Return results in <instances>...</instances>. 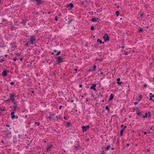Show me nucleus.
Wrapping results in <instances>:
<instances>
[{
  "mask_svg": "<svg viewBox=\"0 0 154 154\" xmlns=\"http://www.w3.org/2000/svg\"><path fill=\"white\" fill-rule=\"evenodd\" d=\"M117 83L119 85H120L121 84V83L122 82H120V78H118L117 79Z\"/></svg>",
  "mask_w": 154,
  "mask_h": 154,
  "instance_id": "obj_15",
  "label": "nucleus"
},
{
  "mask_svg": "<svg viewBox=\"0 0 154 154\" xmlns=\"http://www.w3.org/2000/svg\"><path fill=\"white\" fill-rule=\"evenodd\" d=\"M73 7V5L72 3H70L68 4L66 6V8H68V10H71Z\"/></svg>",
  "mask_w": 154,
  "mask_h": 154,
  "instance_id": "obj_3",
  "label": "nucleus"
},
{
  "mask_svg": "<svg viewBox=\"0 0 154 154\" xmlns=\"http://www.w3.org/2000/svg\"><path fill=\"white\" fill-rule=\"evenodd\" d=\"M138 103V102H135L134 103V104L136 105Z\"/></svg>",
  "mask_w": 154,
  "mask_h": 154,
  "instance_id": "obj_39",
  "label": "nucleus"
},
{
  "mask_svg": "<svg viewBox=\"0 0 154 154\" xmlns=\"http://www.w3.org/2000/svg\"><path fill=\"white\" fill-rule=\"evenodd\" d=\"M136 109H137L136 113L137 114L138 112H140L139 109L137 107V108Z\"/></svg>",
  "mask_w": 154,
  "mask_h": 154,
  "instance_id": "obj_30",
  "label": "nucleus"
},
{
  "mask_svg": "<svg viewBox=\"0 0 154 154\" xmlns=\"http://www.w3.org/2000/svg\"><path fill=\"white\" fill-rule=\"evenodd\" d=\"M93 68H94L93 69H91V71L93 72V71H95V69L96 68V65H94L93 66Z\"/></svg>",
  "mask_w": 154,
  "mask_h": 154,
  "instance_id": "obj_19",
  "label": "nucleus"
},
{
  "mask_svg": "<svg viewBox=\"0 0 154 154\" xmlns=\"http://www.w3.org/2000/svg\"><path fill=\"white\" fill-rule=\"evenodd\" d=\"M6 126L7 127H10V125H6Z\"/></svg>",
  "mask_w": 154,
  "mask_h": 154,
  "instance_id": "obj_45",
  "label": "nucleus"
},
{
  "mask_svg": "<svg viewBox=\"0 0 154 154\" xmlns=\"http://www.w3.org/2000/svg\"><path fill=\"white\" fill-rule=\"evenodd\" d=\"M1 142L2 143H4V141H3V140H2V141H1Z\"/></svg>",
  "mask_w": 154,
  "mask_h": 154,
  "instance_id": "obj_53",
  "label": "nucleus"
},
{
  "mask_svg": "<svg viewBox=\"0 0 154 154\" xmlns=\"http://www.w3.org/2000/svg\"><path fill=\"white\" fill-rule=\"evenodd\" d=\"M54 116V114H52V115H50V116L48 117L47 119L51 120L52 118V117Z\"/></svg>",
  "mask_w": 154,
  "mask_h": 154,
  "instance_id": "obj_14",
  "label": "nucleus"
},
{
  "mask_svg": "<svg viewBox=\"0 0 154 154\" xmlns=\"http://www.w3.org/2000/svg\"><path fill=\"white\" fill-rule=\"evenodd\" d=\"M149 97H150V100H152V97H154V95L153 94H152V93H150L149 94Z\"/></svg>",
  "mask_w": 154,
  "mask_h": 154,
  "instance_id": "obj_17",
  "label": "nucleus"
},
{
  "mask_svg": "<svg viewBox=\"0 0 154 154\" xmlns=\"http://www.w3.org/2000/svg\"><path fill=\"white\" fill-rule=\"evenodd\" d=\"M37 4L39 5L41 4L42 2L41 0H35Z\"/></svg>",
  "mask_w": 154,
  "mask_h": 154,
  "instance_id": "obj_16",
  "label": "nucleus"
},
{
  "mask_svg": "<svg viewBox=\"0 0 154 154\" xmlns=\"http://www.w3.org/2000/svg\"><path fill=\"white\" fill-rule=\"evenodd\" d=\"M89 126L87 125L86 127L84 126H82V131L84 132L86 131H87V129H89Z\"/></svg>",
  "mask_w": 154,
  "mask_h": 154,
  "instance_id": "obj_4",
  "label": "nucleus"
},
{
  "mask_svg": "<svg viewBox=\"0 0 154 154\" xmlns=\"http://www.w3.org/2000/svg\"><path fill=\"white\" fill-rule=\"evenodd\" d=\"M64 119H65V120H66V118L65 117H64Z\"/></svg>",
  "mask_w": 154,
  "mask_h": 154,
  "instance_id": "obj_60",
  "label": "nucleus"
},
{
  "mask_svg": "<svg viewBox=\"0 0 154 154\" xmlns=\"http://www.w3.org/2000/svg\"><path fill=\"white\" fill-rule=\"evenodd\" d=\"M10 99H11L13 101H14L15 99L14 98V95H13L12 94H11L10 97Z\"/></svg>",
  "mask_w": 154,
  "mask_h": 154,
  "instance_id": "obj_11",
  "label": "nucleus"
},
{
  "mask_svg": "<svg viewBox=\"0 0 154 154\" xmlns=\"http://www.w3.org/2000/svg\"><path fill=\"white\" fill-rule=\"evenodd\" d=\"M75 147H76V148L77 149H80V147L79 146V145H78L77 144V146H75Z\"/></svg>",
  "mask_w": 154,
  "mask_h": 154,
  "instance_id": "obj_22",
  "label": "nucleus"
},
{
  "mask_svg": "<svg viewBox=\"0 0 154 154\" xmlns=\"http://www.w3.org/2000/svg\"><path fill=\"white\" fill-rule=\"evenodd\" d=\"M128 52L127 51H124V54L125 55H127L128 54Z\"/></svg>",
  "mask_w": 154,
  "mask_h": 154,
  "instance_id": "obj_33",
  "label": "nucleus"
},
{
  "mask_svg": "<svg viewBox=\"0 0 154 154\" xmlns=\"http://www.w3.org/2000/svg\"><path fill=\"white\" fill-rule=\"evenodd\" d=\"M91 29L92 30H93L94 29V27L93 26H92L91 27Z\"/></svg>",
  "mask_w": 154,
  "mask_h": 154,
  "instance_id": "obj_35",
  "label": "nucleus"
},
{
  "mask_svg": "<svg viewBox=\"0 0 154 154\" xmlns=\"http://www.w3.org/2000/svg\"><path fill=\"white\" fill-rule=\"evenodd\" d=\"M152 64H153L152 63H150V66H151V65H152Z\"/></svg>",
  "mask_w": 154,
  "mask_h": 154,
  "instance_id": "obj_58",
  "label": "nucleus"
},
{
  "mask_svg": "<svg viewBox=\"0 0 154 154\" xmlns=\"http://www.w3.org/2000/svg\"><path fill=\"white\" fill-rule=\"evenodd\" d=\"M20 61H22V60H23V58H21L20 59Z\"/></svg>",
  "mask_w": 154,
  "mask_h": 154,
  "instance_id": "obj_57",
  "label": "nucleus"
},
{
  "mask_svg": "<svg viewBox=\"0 0 154 154\" xmlns=\"http://www.w3.org/2000/svg\"><path fill=\"white\" fill-rule=\"evenodd\" d=\"M113 97H114V96H113V94H111L110 95V98L109 99V100H112L113 98Z\"/></svg>",
  "mask_w": 154,
  "mask_h": 154,
  "instance_id": "obj_13",
  "label": "nucleus"
},
{
  "mask_svg": "<svg viewBox=\"0 0 154 154\" xmlns=\"http://www.w3.org/2000/svg\"><path fill=\"white\" fill-rule=\"evenodd\" d=\"M123 125H121V127H123Z\"/></svg>",
  "mask_w": 154,
  "mask_h": 154,
  "instance_id": "obj_64",
  "label": "nucleus"
},
{
  "mask_svg": "<svg viewBox=\"0 0 154 154\" xmlns=\"http://www.w3.org/2000/svg\"><path fill=\"white\" fill-rule=\"evenodd\" d=\"M105 109L107 110L108 111H109V109L107 106H106L105 107Z\"/></svg>",
  "mask_w": 154,
  "mask_h": 154,
  "instance_id": "obj_27",
  "label": "nucleus"
},
{
  "mask_svg": "<svg viewBox=\"0 0 154 154\" xmlns=\"http://www.w3.org/2000/svg\"><path fill=\"white\" fill-rule=\"evenodd\" d=\"M150 129L151 130H152V127H151L150 128Z\"/></svg>",
  "mask_w": 154,
  "mask_h": 154,
  "instance_id": "obj_62",
  "label": "nucleus"
},
{
  "mask_svg": "<svg viewBox=\"0 0 154 154\" xmlns=\"http://www.w3.org/2000/svg\"><path fill=\"white\" fill-rule=\"evenodd\" d=\"M35 124L37 125L38 126L40 125L39 122H35Z\"/></svg>",
  "mask_w": 154,
  "mask_h": 154,
  "instance_id": "obj_26",
  "label": "nucleus"
},
{
  "mask_svg": "<svg viewBox=\"0 0 154 154\" xmlns=\"http://www.w3.org/2000/svg\"><path fill=\"white\" fill-rule=\"evenodd\" d=\"M123 131H124V129H122V130L120 131V137H121L122 136Z\"/></svg>",
  "mask_w": 154,
  "mask_h": 154,
  "instance_id": "obj_18",
  "label": "nucleus"
},
{
  "mask_svg": "<svg viewBox=\"0 0 154 154\" xmlns=\"http://www.w3.org/2000/svg\"><path fill=\"white\" fill-rule=\"evenodd\" d=\"M14 84V83L13 82H12L10 83L11 85H13Z\"/></svg>",
  "mask_w": 154,
  "mask_h": 154,
  "instance_id": "obj_41",
  "label": "nucleus"
},
{
  "mask_svg": "<svg viewBox=\"0 0 154 154\" xmlns=\"http://www.w3.org/2000/svg\"><path fill=\"white\" fill-rule=\"evenodd\" d=\"M57 61L59 63L62 62V59L60 56H59L57 58Z\"/></svg>",
  "mask_w": 154,
  "mask_h": 154,
  "instance_id": "obj_8",
  "label": "nucleus"
},
{
  "mask_svg": "<svg viewBox=\"0 0 154 154\" xmlns=\"http://www.w3.org/2000/svg\"><path fill=\"white\" fill-rule=\"evenodd\" d=\"M126 146H129V144H128V143H127V144H126Z\"/></svg>",
  "mask_w": 154,
  "mask_h": 154,
  "instance_id": "obj_51",
  "label": "nucleus"
},
{
  "mask_svg": "<svg viewBox=\"0 0 154 154\" xmlns=\"http://www.w3.org/2000/svg\"><path fill=\"white\" fill-rule=\"evenodd\" d=\"M148 113L149 114V116H150V112H148Z\"/></svg>",
  "mask_w": 154,
  "mask_h": 154,
  "instance_id": "obj_56",
  "label": "nucleus"
},
{
  "mask_svg": "<svg viewBox=\"0 0 154 154\" xmlns=\"http://www.w3.org/2000/svg\"><path fill=\"white\" fill-rule=\"evenodd\" d=\"M16 109V106H14V110L15 111Z\"/></svg>",
  "mask_w": 154,
  "mask_h": 154,
  "instance_id": "obj_31",
  "label": "nucleus"
},
{
  "mask_svg": "<svg viewBox=\"0 0 154 154\" xmlns=\"http://www.w3.org/2000/svg\"><path fill=\"white\" fill-rule=\"evenodd\" d=\"M29 43V42H27V43H26V44L25 45H26V46H28V43Z\"/></svg>",
  "mask_w": 154,
  "mask_h": 154,
  "instance_id": "obj_42",
  "label": "nucleus"
},
{
  "mask_svg": "<svg viewBox=\"0 0 154 154\" xmlns=\"http://www.w3.org/2000/svg\"><path fill=\"white\" fill-rule=\"evenodd\" d=\"M143 31V29L142 28L139 27V29L138 31V32H141Z\"/></svg>",
  "mask_w": 154,
  "mask_h": 154,
  "instance_id": "obj_20",
  "label": "nucleus"
},
{
  "mask_svg": "<svg viewBox=\"0 0 154 154\" xmlns=\"http://www.w3.org/2000/svg\"><path fill=\"white\" fill-rule=\"evenodd\" d=\"M77 69H74V70L75 71H77Z\"/></svg>",
  "mask_w": 154,
  "mask_h": 154,
  "instance_id": "obj_54",
  "label": "nucleus"
},
{
  "mask_svg": "<svg viewBox=\"0 0 154 154\" xmlns=\"http://www.w3.org/2000/svg\"><path fill=\"white\" fill-rule=\"evenodd\" d=\"M148 116V114L147 113H146L145 114V115L144 116H143V118H146Z\"/></svg>",
  "mask_w": 154,
  "mask_h": 154,
  "instance_id": "obj_23",
  "label": "nucleus"
},
{
  "mask_svg": "<svg viewBox=\"0 0 154 154\" xmlns=\"http://www.w3.org/2000/svg\"><path fill=\"white\" fill-rule=\"evenodd\" d=\"M116 14L117 16H118L119 14V12L118 11H117L116 12Z\"/></svg>",
  "mask_w": 154,
  "mask_h": 154,
  "instance_id": "obj_29",
  "label": "nucleus"
},
{
  "mask_svg": "<svg viewBox=\"0 0 154 154\" xmlns=\"http://www.w3.org/2000/svg\"><path fill=\"white\" fill-rule=\"evenodd\" d=\"M0 62H2V60H0Z\"/></svg>",
  "mask_w": 154,
  "mask_h": 154,
  "instance_id": "obj_63",
  "label": "nucleus"
},
{
  "mask_svg": "<svg viewBox=\"0 0 154 154\" xmlns=\"http://www.w3.org/2000/svg\"><path fill=\"white\" fill-rule=\"evenodd\" d=\"M52 145H50L48 146L46 149V151H48L50 149H51L52 147Z\"/></svg>",
  "mask_w": 154,
  "mask_h": 154,
  "instance_id": "obj_12",
  "label": "nucleus"
},
{
  "mask_svg": "<svg viewBox=\"0 0 154 154\" xmlns=\"http://www.w3.org/2000/svg\"><path fill=\"white\" fill-rule=\"evenodd\" d=\"M102 60V58H100L99 59H98V58H97L96 59V61H97V60H98L100 61H101Z\"/></svg>",
  "mask_w": 154,
  "mask_h": 154,
  "instance_id": "obj_32",
  "label": "nucleus"
},
{
  "mask_svg": "<svg viewBox=\"0 0 154 154\" xmlns=\"http://www.w3.org/2000/svg\"><path fill=\"white\" fill-rule=\"evenodd\" d=\"M35 37V36H30V38L28 39L29 42H30L32 44H34L36 40Z\"/></svg>",
  "mask_w": 154,
  "mask_h": 154,
  "instance_id": "obj_1",
  "label": "nucleus"
},
{
  "mask_svg": "<svg viewBox=\"0 0 154 154\" xmlns=\"http://www.w3.org/2000/svg\"><path fill=\"white\" fill-rule=\"evenodd\" d=\"M14 102V104L15 105L14 106H17V104L16 103L17 102H16L15 101H13Z\"/></svg>",
  "mask_w": 154,
  "mask_h": 154,
  "instance_id": "obj_37",
  "label": "nucleus"
},
{
  "mask_svg": "<svg viewBox=\"0 0 154 154\" xmlns=\"http://www.w3.org/2000/svg\"><path fill=\"white\" fill-rule=\"evenodd\" d=\"M19 59V58H17L16 57H15L14 58L13 60L14 61H15L17 60H18Z\"/></svg>",
  "mask_w": 154,
  "mask_h": 154,
  "instance_id": "obj_25",
  "label": "nucleus"
},
{
  "mask_svg": "<svg viewBox=\"0 0 154 154\" xmlns=\"http://www.w3.org/2000/svg\"><path fill=\"white\" fill-rule=\"evenodd\" d=\"M98 18L96 19V17H93L91 19V21L92 22H96L97 21V20H98Z\"/></svg>",
  "mask_w": 154,
  "mask_h": 154,
  "instance_id": "obj_10",
  "label": "nucleus"
},
{
  "mask_svg": "<svg viewBox=\"0 0 154 154\" xmlns=\"http://www.w3.org/2000/svg\"><path fill=\"white\" fill-rule=\"evenodd\" d=\"M82 87V85H79V87L80 88H81Z\"/></svg>",
  "mask_w": 154,
  "mask_h": 154,
  "instance_id": "obj_44",
  "label": "nucleus"
},
{
  "mask_svg": "<svg viewBox=\"0 0 154 154\" xmlns=\"http://www.w3.org/2000/svg\"><path fill=\"white\" fill-rule=\"evenodd\" d=\"M62 106H59V109H61V108H62Z\"/></svg>",
  "mask_w": 154,
  "mask_h": 154,
  "instance_id": "obj_43",
  "label": "nucleus"
},
{
  "mask_svg": "<svg viewBox=\"0 0 154 154\" xmlns=\"http://www.w3.org/2000/svg\"><path fill=\"white\" fill-rule=\"evenodd\" d=\"M54 52H56L57 51V50H54Z\"/></svg>",
  "mask_w": 154,
  "mask_h": 154,
  "instance_id": "obj_59",
  "label": "nucleus"
},
{
  "mask_svg": "<svg viewBox=\"0 0 154 154\" xmlns=\"http://www.w3.org/2000/svg\"><path fill=\"white\" fill-rule=\"evenodd\" d=\"M70 124V123L69 122H68L67 123V125H69Z\"/></svg>",
  "mask_w": 154,
  "mask_h": 154,
  "instance_id": "obj_49",
  "label": "nucleus"
},
{
  "mask_svg": "<svg viewBox=\"0 0 154 154\" xmlns=\"http://www.w3.org/2000/svg\"><path fill=\"white\" fill-rule=\"evenodd\" d=\"M104 153H104V151H103L101 153V154H104Z\"/></svg>",
  "mask_w": 154,
  "mask_h": 154,
  "instance_id": "obj_46",
  "label": "nucleus"
},
{
  "mask_svg": "<svg viewBox=\"0 0 154 154\" xmlns=\"http://www.w3.org/2000/svg\"><path fill=\"white\" fill-rule=\"evenodd\" d=\"M126 127V126H124L123 128L122 129H124V130L125 128Z\"/></svg>",
  "mask_w": 154,
  "mask_h": 154,
  "instance_id": "obj_48",
  "label": "nucleus"
},
{
  "mask_svg": "<svg viewBox=\"0 0 154 154\" xmlns=\"http://www.w3.org/2000/svg\"><path fill=\"white\" fill-rule=\"evenodd\" d=\"M73 102V100H71V103H72Z\"/></svg>",
  "mask_w": 154,
  "mask_h": 154,
  "instance_id": "obj_55",
  "label": "nucleus"
},
{
  "mask_svg": "<svg viewBox=\"0 0 154 154\" xmlns=\"http://www.w3.org/2000/svg\"><path fill=\"white\" fill-rule=\"evenodd\" d=\"M58 18H57V16H56L55 17V20L56 21H57L58 20Z\"/></svg>",
  "mask_w": 154,
  "mask_h": 154,
  "instance_id": "obj_36",
  "label": "nucleus"
},
{
  "mask_svg": "<svg viewBox=\"0 0 154 154\" xmlns=\"http://www.w3.org/2000/svg\"><path fill=\"white\" fill-rule=\"evenodd\" d=\"M139 97L140 98H142V94H140L139 96Z\"/></svg>",
  "mask_w": 154,
  "mask_h": 154,
  "instance_id": "obj_40",
  "label": "nucleus"
},
{
  "mask_svg": "<svg viewBox=\"0 0 154 154\" xmlns=\"http://www.w3.org/2000/svg\"><path fill=\"white\" fill-rule=\"evenodd\" d=\"M96 86V84H92V86L91 87L90 89H93L94 91H95L96 90V88H95Z\"/></svg>",
  "mask_w": 154,
  "mask_h": 154,
  "instance_id": "obj_7",
  "label": "nucleus"
},
{
  "mask_svg": "<svg viewBox=\"0 0 154 154\" xmlns=\"http://www.w3.org/2000/svg\"><path fill=\"white\" fill-rule=\"evenodd\" d=\"M137 114L140 116H142V115L140 112H138Z\"/></svg>",
  "mask_w": 154,
  "mask_h": 154,
  "instance_id": "obj_24",
  "label": "nucleus"
},
{
  "mask_svg": "<svg viewBox=\"0 0 154 154\" xmlns=\"http://www.w3.org/2000/svg\"><path fill=\"white\" fill-rule=\"evenodd\" d=\"M103 38L105 42L108 41L109 39V37L108 36L107 34H105Z\"/></svg>",
  "mask_w": 154,
  "mask_h": 154,
  "instance_id": "obj_2",
  "label": "nucleus"
},
{
  "mask_svg": "<svg viewBox=\"0 0 154 154\" xmlns=\"http://www.w3.org/2000/svg\"><path fill=\"white\" fill-rule=\"evenodd\" d=\"M11 133L10 131H8L6 132L5 135L7 137H9V135L11 134Z\"/></svg>",
  "mask_w": 154,
  "mask_h": 154,
  "instance_id": "obj_9",
  "label": "nucleus"
},
{
  "mask_svg": "<svg viewBox=\"0 0 154 154\" xmlns=\"http://www.w3.org/2000/svg\"><path fill=\"white\" fill-rule=\"evenodd\" d=\"M97 42H99L100 44L102 43L103 44L104 43H103V42H102V41L101 40H100L99 39H97Z\"/></svg>",
  "mask_w": 154,
  "mask_h": 154,
  "instance_id": "obj_21",
  "label": "nucleus"
},
{
  "mask_svg": "<svg viewBox=\"0 0 154 154\" xmlns=\"http://www.w3.org/2000/svg\"><path fill=\"white\" fill-rule=\"evenodd\" d=\"M8 72H9L8 71L5 70H4L2 73V75L3 76H7Z\"/></svg>",
  "mask_w": 154,
  "mask_h": 154,
  "instance_id": "obj_6",
  "label": "nucleus"
},
{
  "mask_svg": "<svg viewBox=\"0 0 154 154\" xmlns=\"http://www.w3.org/2000/svg\"><path fill=\"white\" fill-rule=\"evenodd\" d=\"M110 146L109 145L107 146L106 148V150H108L110 148Z\"/></svg>",
  "mask_w": 154,
  "mask_h": 154,
  "instance_id": "obj_28",
  "label": "nucleus"
},
{
  "mask_svg": "<svg viewBox=\"0 0 154 154\" xmlns=\"http://www.w3.org/2000/svg\"><path fill=\"white\" fill-rule=\"evenodd\" d=\"M32 93H34V91H31Z\"/></svg>",
  "mask_w": 154,
  "mask_h": 154,
  "instance_id": "obj_61",
  "label": "nucleus"
},
{
  "mask_svg": "<svg viewBox=\"0 0 154 154\" xmlns=\"http://www.w3.org/2000/svg\"><path fill=\"white\" fill-rule=\"evenodd\" d=\"M15 112H12L11 113V118L13 119H14L15 118L17 119L18 118V116H15L14 115Z\"/></svg>",
  "mask_w": 154,
  "mask_h": 154,
  "instance_id": "obj_5",
  "label": "nucleus"
},
{
  "mask_svg": "<svg viewBox=\"0 0 154 154\" xmlns=\"http://www.w3.org/2000/svg\"><path fill=\"white\" fill-rule=\"evenodd\" d=\"M144 134H147V132H144Z\"/></svg>",
  "mask_w": 154,
  "mask_h": 154,
  "instance_id": "obj_52",
  "label": "nucleus"
},
{
  "mask_svg": "<svg viewBox=\"0 0 154 154\" xmlns=\"http://www.w3.org/2000/svg\"><path fill=\"white\" fill-rule=\"evenodd\" d=\"M16 55H17L18 56H20V53H17L16 54Z\"/></svg>",
  "mask_w": 154,
  "mask_h": 154,
  "instance_id": "obj_38",
  "label": "nucleus"
},
{
  "mask_svg": "<svg viewBox=\"0 0 154 154\" xmlns=\"http://www.w3.org/2000/svg\"><path fill=\"white\" fill-rule=\"evenodd\" d=\"M31 1L32 2H34L35 1V0H31Z\"/></svg>",
  "mask_w": 154,
  "mask_h": 154,
  "instance_id": "obj_50",
  "label": "nucleus"
},
{
  "mask_svg": "<svg viewBox=\"0 0 154 154\" xmlns=\"http://www.w3.org/2000/svg\"><path fill=\"white\" fill-rule=\"evenodd\" d=\"M143 86H144V87H146V86H147V85H146V84H145V85H143Z\"/></svg>",
  "mask_w": 154,
  "mask_h": 154,
  "instance_id": "obj_47",
  "label": "nucleus"
},
{
  "mask_svg": "<svg viewBox=\"0 0 154 154\" xmlns=\"http://www.w3.org/2000/svg\"><path fill=\"white\" fill-rule=\"evenodd\" d=\"M60 53V51H59V52H58L56 54V55H59Z\"/></svg>",
  "mask_w": 154,
  "mask_h": 154,
  "instance_id": "obj_34",
  "label": "nucleus"
}]
</instances>
